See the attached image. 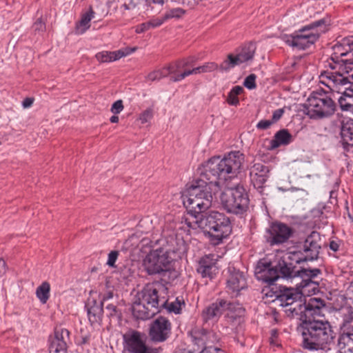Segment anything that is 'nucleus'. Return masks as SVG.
I'll return each instance as SVG.
<instances>
[{"label":"nucleus","mask_w":353,"mask_h":353,"mask_svg":"<svg viewBox=\"0 0 353 353\" xmlns=\"http://www.w3.org/2000/svg\"><path fill=\"white\" fill-rule=\"evenodd\" d=\"M296 286L281 287L276 301L288 317L301 321L302 347L310 351L327 352L335 346L336 333L327 321L314 319L325 306L324 301L320 298H310L306 301L304 294L307 292L299 285Z\"/></svg>","instance_id":"obj_1"},{"label":"nucleus","mask_w":353,"mask_h":353,"mask_svg":"<svg viewBox=\"0 0 353 353\" xmlns=\"http://www.w3.org/2000/svg\"><path fill=\"white\" fill-rule=\"evenodd\" d=\"M244 162L239 151L230 152L223 159L214 157L199 168V177L187 188L183 204L193 219L212 205L213 196L219 190V181L236 177Z\"/></svg>","instance_id":"obj_2"},{"label":"nucleus","mask_w":353,"mask_h":353,"mask_svg":"<svg viewBox=\"0 0 353 353\" xmlns=\"http://www.w3.org/2000/svg\"><path fill=\"white\" fill-rule=\"evenodd\" d=\"M320 241L319 233L313 231L306 237L299 252H291L287 258L279 259L276 264L279 278L300 279L301 281L296 285H299V288H303L305 292L315 293L318 291L319 283L316 279L321 274V270L319 268L298 269L293 262L300 263L317 259L321 248Z\"/></svg>","instance_id":"obj_3"},{"label":"nucleus","mask_w":353,"mask_h":353,"mask_svg":"<svg viewBox=\"0 0 353 353\" xmlns=\"http://www.w3.org/2000/svg\"><path fill=\"white\" fill-rule=\"evenodd\" d=\"M160 246L148 253L143 260V266L148 274H161L169 270L172 261L181 259L186 252V245L182 239L172 236L157 241Z\"/></svg>","instance_id":"obj_4"},{"label":"nucleus","mask_w":353,"mask_h":353,"mask_svg":"<svg viewBox=\"0 0 353 353\" xmlns=\"http://www.w3.org/2000/svg\"><path fill=\"white\" fill-rule=\"evenodd\" d=\"M186 225L193 230L201 229L208 232L210 241L219 245L232 233L231 221L224 213L217 211L198 214L193 219H185Z\"/></svg>","instance_id":"obj_5"},{"label":"nucleus","mask_w":353,"mask_h":353,"mask_svg":"<svg viewBox=\"0 0 353 353\" xmlns=\"http://www.w3.org/2000/svg\"><path fill=\"white\" fill-rule=\"evenodd\" d=\"M139 302L134 301V318L148 320L159 312V308L164 306L166 300L160 299L158 290L152 285L145 287L141 292L137 294Z\"/></svg>","instance_id":"obj_6"},{"label":"nucleus","mask_w":353,"mask_h":353,"mask_svg":"<svg viewBox=\"0 0 353 353\" xmlns=\"http://www.w3.org/2000/svg\"><path fill=\"white\" fill-rule=\"evenodd\" d=\"M326 20L321 19L302 27L292 34H283L282 40L288 46L299 50H305L318 41L325 26Z\"/></svg>","instance_id":"obj_7"},{"label":"nucleus","mask_w":353,"mask_h":353,"mask_svg":"<svg viewBox=\"0 0 353 353\" xmlns=\"http://www.w3.org/2000/svg\"><path fill=\"white\" fill-rule=\"evenodd\" d=\"M304 112L310 119H322L334 114L336 104L323 89L313 91L303 104Z\"/></svg>","instance_id":"obj_8"},{"label":"nucleus","mask_w":353,"mask_h":353,"mask_svg":"<svg viewBox=\"0 0 353 353\" xmlns=\"http://www.w3.org/2000/svg\"><path fill=\"white\" fill-rule=\"evenodd\" d=\"M321 76L328 80L325 85L332 92L342 94L338 99L341 109L343 111L353 110V83L349 78L340 72H325Z\"/></svg>","instance_id":"obj_9"},{"label":"nucleus","mask_w":353,"mask_h":353,"mask_svg":"<svg viewBox=\"0 0 353 353\" xmlns=\"http://www.w3.org/2000/svg\"><path fill=\"white\" fill-rule=\"evenodd\" d=\"M221 202L228 213L243 215L248 210L250 199L245 188L238 185L225 190L221 195Z\"/></svg>","instance_id":"obj_10"},{"label":"nucleus","mask_w":353,"mask_h":353,"mask_svg":"<svg viewBox=\"0 0 353 353\" xmlns=\"http://www.w3.org/2000/svg\"><path fill=\"white\" fill-rule=\"evenodd\" d=\"M255 51L256 46L254 43L245 44L236 54L230 53L227 56V59L220 65V70L228 71L236 65L252 61Z\"/></svg>","instance_id":"obj_11"},{"label":"nucleus","mask_w":353,"mask_h":353,"mask_svg":"<svg viewBox=\"0 0 353 353\" xmlns=\"http://www.w3.org/2000/svg\"><path fill=\"white\" fill-rule=\"evenodd\" d=\"M247 278L243 272L240 271L234 266L228 268L226 279V291L232 298L241 294V292L247 290Z\"/></svg>","instance_id":"obj_12"},{"label":"nucleus","mask_w":353,"mask_h":353,"mask_svg":"<svg viewBox=\"0 0 353 353\" xmlns=\"http://www.w3.org/2000/svg\"><path fill=\"white\" fill-rule=\"evenodd\" d=\"M293 234L291 227L281 222H274L266 230L265 239L270 245L287 242Z\"/></svg>","instance_id":"obj_13"},{"label":"nucleus","mask_w":353,"mask_h":353,"mask_svg":"<svg viewBox=\"0 0 353 353\" xmlns=\"http://www.w3.org/2000/svg\"><path fill=\"white\" fill-rule=\"evenodd\" d=\"M255 276L258 280H261L269 285H272L279 279V273L276 266L273 265L270 261L266 259H261L255 268Z\"/></svg>","instance_id":"obj_14"},{"label":"nucleus","mask_w":353,"mask_h":353,"mask_svg":"<svg viewBox=\"0 0 353 353\" xmlns=\"http://www.w3.org/2000/svg\"><path fill=\"white\" fill-rule=\"evenodd\" d=\"M171 331V323L163 316L156 319L151 324L149 334L154 342L165 341Z\"/></svg>","instance_id":"obj_15"},{"label":"nucleus","mask_w":353,"mask_h":353,"mask_svg":"<svg viewBox=\"0 0 353 353\" xmlns=\"http://www.w3.org/2000/svg\"><path fill=\"white\" fill-rule=\"evenodd\" d=\"M69 335L70 332L67 329L56 327L54 335L49 339L50 353H67Z\"/></svg>","instance_id":"obj_16"},{"label":"nucleus","mask_w":353,"mask_h":353,"mask_svg":"<svg viewBox=\"0 0 353 353\" xmlns=\"http://www.w3.org/2000/svg\"><path fill=\"white\" fill-rule=\"evenodd\" d=\"M230 301L224 299H217L214 302L206 307L201 313V317L204 322L209 321H217L220 316L226 312Z\"/></svg>","instance_id":"obj_17"},{"label":"nucleus","mask_w":353,"mask_h":353,"mask_svg":"<svg viewBox=\"0 0 353 353\" xmlns=\"http://www.w3.org/2000/svg\"><path fill=\"white\" fill-rule=\"evenodd\" d=\"M270 168L261 163H255L250 169V176L254 187L260 192L269 177Z\"/></svg>","instance_id":"obj_18"},{"label":"nucleus","mask_w":353,"mask_h":353,"mask_svg":"<svg viewBox=\"0 0 353 353\" xmlns=\"http://www.w3.org/2000/svg\"><path fill=\"white\" fill-rule=\"evenodd\" d=\"M245 312V308L239 302L230 301L224 318L232 327H238L244 322Z\"/></svg>","instance_id":"obj_19"},{"label":"nucleus","mask_w":353,"mask_h":353,"mask_svg":"<svg viewBox=\"0 0 353 353\" xmlns=\"http://www.w3.org/2000/svg\"><path fill=\"white\" fill-rule=\"evenodd\" d=\"M188 63V61H185L183 65H181V62L175 61L170 63L168 66L163 68L162 69L150 72L147 76V79L150 81H159L163 77H168V75H176V73L179 72L180 69L187 65Z\"/></svg>","instance_id":"obj_20"},{"label":"nucleus","mask_w":353,"mask_h":353,"mask_svg":"<svg viewBox=\"0 0 353 353\" xmlns=\"http://www.w3.org/2000/svg\"><path fill=\"white\" fill-rule=\"evenodd\" d=\"M196 272L203 278L212 279L218 272L215 260L208 255L202 257L199 261Z\"/></svg>","instance_id":"obj_21"},{"label":"nucleus","mask_w":353,"mask_h":353,"mask_svg":"<svg viewBox=\"0 0 353 353\" xmlns=\"http://www.w3.org/2000/svg\"><path fill=\"white\" fill-rule=\"evenodd\" d=\"M337 346L340 353H353V326L345 327L340 332Z\"/></svg>","instance_id":"obj_22"},{"label":"nucleus","mask_w":353,"mask_h":353,"mask_svg":"<svg viewBox=\"0 0 353 353\" xmlns=\"http://www.w3.org/2000/svg\"><path fill=\"white\" fill-rule=\"evenodd\" d=\"M191 335L195 344L199 346H206L218 340L216 334L203 328H196L191 331Z\"/></svg>","instance_id":"obj_23"},{"label":"nucleus","mask_w":353,"mask_h":353,"mask_svg":"<svg viewBox=\"0 0 353 353\" xmlns=\"http://www.w3.org/2000/svg\"><path fill=\"white\" fill-rule=\"evenodd\" d=\"M103 301H97L95 299H88L85 305L88 316L91 324L99 323L103 316Z\"/></svg>","instance_id":"obj_24"},{"label":"nucleus","mask_w":353,"mask_h":353,"mask_svg":"<svg viewBox=\"0 0 353 353\" xmlns=\"http://www.w3.org/2000/svg\"><path fill=\"white\" fill-rule=\"evenodd\" d=\"M132 51V48L121 49L117 51H103L96 54V59L101 63L110 62L125 57Z\"/></svg>","instance_id":"obj_25"},{"label":"nucleus","mask_w":353,"mask_h":353,"mask_svg":"<svg viewBox=\"0 0 353 353\" xmlns=\"http://www.w3.org/2000/svg\"><path fill=\"white\" fill-rule=\"evenodd\" d=\"M341 142L344 148L353 146V119L343 121L341 128Z\"/></svg>","instance_id":"obj_26"},{"label":"nucleus","mask_w":353,"mask_h":353,"mask_svg":"<svg viewBox=\"0 0 353 353\" xmlns=\"http://www.w3.org/2000/svg\"><path fill=\"white\" fill-rule=\"evenodd\" d=\"M292 141V136L288 130L282 129L278 131L270 141V148L276 149L281 145H286Z\"/></svg>","instance_id":"obj_27"},{"label":"nucleus","mask_w":353,"mask_h":353,"mask_svg":"<svg viewBox=\"0 0 353 353\" xmlns=\"http://www.w3.org/2000/svg\"><path fill=\"white\" fill-rule=\"evenodd\" d=\"M134 353H158V350L148 346L141 340V334L134 331Z\"/></svg>","instance_id":"obj_28"},{"label":"nucleus","mask_w":353,"mask_h":353,"mask_svg":"<svg viewBox=\"0 0 353 353\" xmlns=\"http://www.w3.org/2000/svg\"><path fill=\"white\" fill-rule=\"evenodd\" d=\"M94 12L90 8L89 11L84 13L81 19L77 26V29L79 33L83 34L90 28V21L94 18Z\"/></svg>","instance_id":"obj_29"},{"label":"nucleus","mask_w":353,"mask_h":353,"mask_svg":"<svg viewBox=\"0 0 353 353\" xmlns=\"http://www.w3.org/2000/svg\"><path fill=\"white\" fill-rule=\"evenodd\" d=\"M50 284L45 281L39 285L36 290L37 297L42 303H46L50 297Z\"/></svg>","instance_id":"obj_30"},{"label":"nucleus","mask_w":353,"mask_h":353,"mask_svg":"<svg viewBox=\"0 0 353 353\" xmlns=\"http://www.w3.org/2000/svg\"><path fill=\"white\" fill-rule=\"evenodd\" d=\"M243 92V88L240 85H236L228 93L227 102L231 105L236 106L239 103L238 96Z\"/></svg>","instance_id":"obj_31"},{"label":"nucleus","mask_w":353,"mask_h":353,"mask_svg":"<svg viewBox=\"0 0 353 353\" xmlns=\"http://www.w3.org/2000/svg\"><path fill=\"white\" fill-rule=\"evenodd\" d=\"M201 65L194 68L192 70H184L183 72L179 73V72L176 73V75H173L170 77V81L173 82H177L180 81L182 79H185L186 77L191 75V74H196L203 73Z\"/></svg>","instance_id":"obj_32"},{"label":"nucleus","mask_w":353,"mask_h":353,"mask_svg":"<svg viewBox=\"0 0 353 353\" xmlns=\"http://www.w3.org/2000/svg\"><path fill=\"white\" fill-rule=\"evenodd\" d=\"M123 353H132V332L128 331L123 334Z\"/></svg>","instance_id":"obj_33"},{"label":"nucleus","mask_w":353,"mask_h":353,"mask_svg":"<svg viewBox=\"0 0 353 353\" xmlns=\"http://www.w3.org/2000/svg\"><path fill=\"white\" fill-rule=\"evenodd\" d=\"M151 229V225L148 219H141L136 225L135 234L134 236L137 235L138 233L143 234L148 233Z\"/></svg>","instance_id":"obj_34"},{"label":"nucleus","mask_w":353,"mask_h":353,"mask_svg":"<svg viewBox=\"0 0 353 353\" xmlns=\"http://www.w3.org/2000/svg\"><path fill=\"white\" fill-rule=\"evenodd\" d=\"M185 13V10L182 8H172V9L168 10L164 14V15H163L164 19H165L167 21L168 19H174V18L179 19V18H181L183 15H184Z\"/></svg>","instance_id":"obj_35"},{"label":"nucleus","mask_w":353,"mask_h":353,"mask_svg":"<svg viewBox=\"0 0 353 353\" xmlns=\"http://www.w3.org/2000/svg\"><path fill=\"white\" fill-rule=\"evenodd\" d=\"M137 247L140 250V251L144 253L148 254L152 251L151 250L152 241L148 237L142 238L139 243L137 244Z\"/></svg>","instance_id":"obj_36"},{"label":"nucleus","mask_w":353,"mask_h":353,"mask_svg":"<svg viewBox=\"0 0 353 353\" xmlns=\"http://www.w3.org/2000/svg\"><path fill=\"white\" fill-rule=\"evenodd\" d=\"M106 309V311H107V316L110 318V319H114L117 321H119L120 319H121V314L120 312L117 310V308L115 305H112V304H109L106 306L105 307Z\"/></svg>","instance_id":"obj_37"},{"label":"nucleus","mask_w":353,"mask_h":353,"mask_svg":"<svg viewBox=\"0 0 353 353\" xmlns=\"http://www.w3.org/2000/svg\"><path fill=\"white\" fill-rule=\"evenodd\" d=\"M121 278L125 281L126 285H129V283L132 281L131 268L125 266L121 271Z\"/></svg>","instance_id":"obj_38"},{"label":"nucleus","mask_w":353,"mask_h":353,"mask_svg":"<svg viewBox=\"0 0 353 353\" xmlns=\"http://www.w3.org/2000/svg\"><path fill=\"white\" fill-rule=\"evenodd\" d=\"M256 76L254 74H250L245 79L243 85L249 90L256 88Z\"/></svg>","instance_id":"obj_39"},{"label":"nucleus","mask_w":353,"mask_h":353,"mask_svg":"<svg viewBox=\"0 0 353 353\" xmlns=\"http://www.w3.org/2000/svg\"><path fill=\"white\" fill-rule=\"evenodd\" d=\"M152 117V111L150 109H147L140 115L137 119L141 124L147 123Z\"/></svg>","instance_id":"obj_40"},{"label":"nucleus","mask_w":353,"mask_h":353,"mask_svg":"<svg viewBox=\"0 0 353 353\" xmlns=\"http://www.w3.org/2000/svg\"><path fill=\"white\" fill-rule=\"evenodd\" d=\"M32 29L36 32H42L46 30V24L41 18H39L32 26Z\"/></svg>","instance_id":"obj_41"},{"label":"nucleus","mask_w":353,"mask_h":353,"mask_svg":"<svg viewBox=\"0 0 353 353\" xmlns=\"http://www.w3.org/2000/svg\"><path fill=\"white\" fill-rule=\"evenodd\" d=\"M119 252L116 250L111 251L108 254V259L107 261V265L110 267H114L115 262L118 258Z\"/></svg>","instance_id":"obj_42"},{"label":"nucleus","mask_w":353,"mask_h":353,"mask_svg":"<svg viewBox=\"0 0 353 353\" xmlns=\"http://www.w3.org/2000/svg\"><path fill=\"white\" fill-rule=\"evenodd\" d=\"M203 73L204 72H210L214 70H217L218 68L220 69V65L219 66L216 63L214 62H208L205 63L204 65H201Z\"/></svg>","instance_id":"obj_43"},{"label":"nucleus","mask_w":353,"mask_h":353,"mask_svg":"<svg viewBox=\"0 0 353 353\" xmlns=\"http://www.w3.org/2000/svg\"><path fill=\"white\" fill-rule=\"evenodd\" d=\"M168 310L175 314H179L181 310V302L176 299L175 301L170 303Z\"/></svg>","instance_id":"obj_44"},{"label":"nucleus","mask_w":353,"mask_h":353,"mask_svg":"<svg viewBox=\"0 0 353 353\" xmlns=\"http://www.w3.org/2000/svg\"><path fill=\"white\" fill-rule=\"evenodd\" d=\"M344 62V65L341 67V74H343L344 76L345 74H348L350 70H352L353 69V61H351L350 60H345L343 61Z\"/></svg>","instance_id":"obj_45"},{"label":"nucleus","mask_w":353,"mask_h":353,"mask_svg":"<svg viewBox=\"0 0 353 353\" xmlns=\"http://www.w3.org/2000/svg\"><path fill=\"white\" fill-rule=\"evenodd\" d=\"M123 110L122 100L116 101L111 107V112L114 114H119Z\"/></svg>","instance_id":"obj_46"},{"label":"nucleus","mask_w":353,"mask_h":353,"mask_svg":"<svg viewBox=\"0 0 353 353\" xmlns=\"http://www.w3.org/2000/svg\"><path fill=\"white\" fill-rule=\"evenodd\" d=\"M273 124H274V123H272V121L270 119V120H261L256 124V128L259 130H265L270 128L271 127V125H272Z\"/></svg>","instance_id":"obj_47"},{"label":"nucleus","mask_w":353,"mask_h":353,"mask_svg":"<svg viewBox=\"0 0 353 353\" xmlns=\"http://www.w3.org/2000/svg\"><path fill=\"white\" fill-rule=\"evenodd\" d=\"M165 21L166 20L164 19V16H163L161 18H156V19H151L148 22H149L150 28H154L159 27L161 25H162L163 23V22Z\"/></svg>","instance_id":"obj_48"},{"label":"nucleus","mask_w":353,"mask_h":353,"mask_svg":"<svg viewBox=\"0 0 353 353\" xmlns=\"http://www.w3.org/2000/svg\"><path fill=\"white\" fill-rule=\"evenodd\" d=\"M284 110L282 108L277 109L274 111L272 119H270L272 123H276L283 116Z\"/></svg>","instance_id":"obj_49"},{"label":"nucleus","mask_w":353,"mask_h":353,"mask_svg":"<svg viewBox=\"0 0 353 353\" xmlns=\"http://www.w3.org/2000/svg\"><path fill=\"white\" fill-rule=\"evenodd\" d=\"M150 28L149 22L147 21L145 23H141L140 26H138L136 28L137 33H142Z\"/></svg>","instance_id":"obj_50"},{"label":"nucleus","mask_w":353,"mask_h":353,"mask_svg":"<svg viewBox=\"0 0 353 353\" xmlns=\"http://www.w3.org/2000/svg\"><path fill=\"white\" fill-rule=\"evenodd\" d=\"M345 295L347 299L353 302V281L350 282L345 290Z\"/></svg>","instance_id":"obj_51"},{"label":"nucleus","mask_w":353,"mask_h":353,"mask_svg":"<svg viewBox=\"0 0 353 353\" xmlns=\"http://www.w3.org/2000/svg\"><path fill=\"white\" fill-rule=\"evenodd\" d=\"M340 244L339 241L332 240L329 243V248L334 252H336L339 250Z\"/></svg>","instance_id":"obj_52"},{"label":"nucleus","mask_w":353,"mask_h":353,"mask_svg":"<svg viewBox=\"0 0 353 353\" xmlns=\"http://www.w3.org/2000/svg\"><path fill=\"white\" fill-rule=\"evenodd\" d=\"M200 353H223V351L216 347H214L212 350V347H210L209 349L204 348Z\"/></svg>","instance_id":"obj_53"},{"label":"nucleus","mask_w":353,"mask_h":353,"mask_svg":"<svg viewBox=\"0 0 353 353\" xmlns=\"http://www.w3.org/2000/svg\"><path fill=\"white\" fill-rule=\"evenodd\" d=\"M277 336H278V332H277V330H272L271 331V337L270 339V342L271 344L276 345L275 339L277 338Z\"/></svg>","instance_id":"obj_54"},{"label":"nucleus","mask_w":353,"mask_h":353,"mask_svg":"<svg viewBox=\"0 0 353 353\" xmlns=\"http://www.w3.org/2000/svg\"><path fill=\"white\" fill-rule=\"evenodd\" d=\"M343 44L348 46L350 47H352L353 46V36L344 38L343 39Z\"/></svg>","instance_id":"obj_55"},{"label":"nucleus","mask_w":353,"mask_h":353,"mask_svg":"<svg viewBox=\"0 0 353 353\" xmlns=\"http://www.w3.org/2000/svg\"><path fill=\"white\" fill-rule=\"evenodd\" d=\"M6 271V264L3 259H0V276L3 274Z\"/></svg>","instance_id":"obj_56"},{"label":"nucleus","mask_w":353,"mask_h":353,"mask_svg":"<svg viewBox=\"0 0 353 353\" xmlns=\"http://www.w3.org/2000/svg\"><path fill=\"white\" fill-rule=\"evenodd\" d=\"M33 103V99L31 98H26L23 101V106L25 108L30 107Z\"/></svg>","instance_id":"obj_57"},{"label":"nucleus","mask_w":353,"mask_h":353,"mask_svg":"<svg viewBox=\"0 0 353 353\" xmlns=\"http://www.w3.org/2000/svg\"><path fill=\"white\" fill-rule=\"evenodd\" d=\"M178 61L181 62V65H183V63H184L185 61H188V62H189V63L187 65V66H188V65H192V64H193V63H194V57H189V58H188V59H183V60H179ZM185 67H186V65H185V66H184V67H183V68H185ZM181 69H183V68H181L180 70H181Z\"/></svg>","instance_id":"obj_58"},{"label":"nucleus","mask_w":353,"mask_h":353,"mask_svg":"<svg viewBox=\"0 0 353 353\" xmlns=\"http://www.w3.org/2000/svg\"><path fill=\"white\" fill-rule=\"evenodd\" d=\"M345 321L352 323L353 322V307H350L348 311V315L346 316Z\"/></svg>","instance_id":"obj_59"},{"label":"nucleus","mask_w":353,"mask_h":353,"mask_svg":"<svg viewBox=\"0 0 353 353\" xmlns=\"http://www.w3.org/2000/svg\"><path fill=\"white\" fill-rule=\"evenodd\" d=\"M125 2L123 5V7L125 9V10H130V4L132 2V0H124Z\"/></svg>","instance_id":"obj_60"},{"label":"nucleus","mask_w":353,"mask_h":353,"mask_svg":"<svg viewBox=\"0 0 353 353\" xmlns=\"http://www.w3.org/2000/svg\"><path fill=\"white\" fill-rule=\"evenodd\" d=\"M110 121L112 123H117L119 121V117L113 115L110 117Z\"/></svg>","instance_id":"obj_61"},{"label":"nucleus","mask_w":353,"mask_h":353,"mask_svg":"<svg viewBox=\"0 0 353 353\" xmlns=\"http://www.w3.org/2000/svg\"><path fill=\"white\" fill-rule=\"evenodd\" d=\"M112 297V292H108L107 296H104L103 297V299L101 300V301H103V302L107 299H111Z\"/></svg>","instance_id":"obj_62"},{"label":"nucleus","mask_w":353,"mask_h":353,"mask_svg":"<svg viewBox=\"0 0 353 353\" xmlns=\"http://www.w3.org/2000/svg\"><path fill=\"white\" fill-rule=\"evenodd\" d=\"M348 53H349L348 52H343V53H341V57L346 56V55H347V54H348Z\"/></svg>","instance_id":"obj_63"},{"label":"nucleus","mask_w":353,"mask_h":353,"mask_svg":"<svg viewBox=\"0 0 353 353\" xmlns=\"http://www.w3.org/2000/svg\"><path fill=\"white\" fill-rule=\"evenodd\" d=\"M347 77L349 78V80L351 79H353V74H350L349 76H347Z\"/></svg>","instance_id":"obj_64"}]
</instances>
